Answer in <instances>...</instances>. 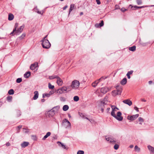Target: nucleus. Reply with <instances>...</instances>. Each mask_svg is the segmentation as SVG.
<instances>
[{"label":"nucleus","mask_w":154,"mask_h":154,"mask_svg":"<svg viewBox=\"0 0 154 154\" xmlns=\"http://www.w3.org/2000/svg\"><path fill=\"white\" fill-rule=\"evenodd\" d=\"M29 143L28 142L24 141L21 144V146L22 148H25L28 146Z\"/></svg>","instance_id":"15"},{"label":"nucleus","mask_w":154,"mask_h":154,"mask_svg":"<svg viewBox=\"0 0 154 154\" xmlns=\"http://www.w3.org/2000/svg\"><path fill=\"white\" fill-rule=\"evenodd\" d=\"M60 100L61 101L64 102L66 101V98L63 97H60Z\"/></svg>","instance_id":"44"},{"label":"nucleus","mask_w":154,"mask_h":154,"mask_svg":"<svg viewBox=\"0 0 154 154\" xmlns=\"http://www.w3.org/2000/svg\"><path fill=\"white\" fill-rule=\"evenodd\" d=\"M101 92L103 94L106 93V88H102L100 90Z\"/></svg>","instance_id":"27"},{"label":"nucleus","mask_w":154,"mask_h":154,"mask_svg":"<svg viewBox=\"0 0 154 154\" xmlns=\"http://www.w3.org/2000/svg\"><path fill=\"white\" fill-rule=\"evenodd\" d=\"M41 101H42V102H44L45 101V100L44 99H42L41 100Z\"/></svg>","instance_id":"63"},{"label":"nucleus","mask_w":154,"mask_h":154,"mask_svg":"<svg viewBox=\"0 0 154 154\" xmlns=\"http://www.w3.org/2000/svg\"><path fill=\"white\" fill-rule=\"evenodd\" d=\"M6 146H10V144L9 142H8L6 143Z\"/></svg>","instance_id":"59"},{"label":"nucleus","mask_w":154,"mask_h":154,"mask_svg":"<svg viewBox=\"0 0 154 154\" xmlns=\"http://www.w3.org/2000/svg\"><path fill=\"white\" fill-rule=\"evenodd\" d=\"M34 95L33 97V99L36 100L37 99L38 97V93L37 91H35L34 92Z\"/></svg>","instance_id":"13"},{"label":"nucleus","mask_w":154,"mask_h":154,"mask_svg":"<svg viewBox=\"0 0 154 154\" xmlns=\"http://www.w3.org/2000/svg\"><path fill=\"white\" fill-rule=\"evenodd\" d=\"M57 143L58 144L59 146H61L63 149H68L67 147L66 146L64 145L63 143H62L61 142L58 141L57 142Z\"/></svg>","instance_id":"19"},{"label":"nucleus","mask_w":154,"mask_h":154,"mask_svg":"<svg viewBox=\"0 0 154 154\" xmlns=\"http://www.w3.org/2000/svg\"><path fill=\"white\" fill-rule=\"evenodd\" d=\"M122 113L120 112H118L117 113V118L116 119L119 121H121L122 120L123 118L122 116H121Z\"/></svg>","instance_id":"10"},{"label":"nucleus","mask_w":154,"mask_h":154,"mask_svg":"<svg viewBox=\"0 0 154 154\" xmlns=\"http://www.w3.org/2000/svg\"><path fill=\"white\" fill-rule=\"evenodd\" d=\"M50 96V94H44L42 95L43 98H45V97H49Z\"/></svg>","instance_id":"39"},{"label":"nucleus","mask_w":154,"mask_h":154,"mask_svg":"<svg viewBox=\"0 0 154 154\" xmlns=\"http://www.w3.org/2000/svg\"><path fill=\"white\" fill-rule=\"evenodd\" d=\"M51 134V133L50 132H48L46 134L44 137L42 138V140H45L46 138H47L48 137L50 136Z\"/></svg>","instance_id":"21"},{"label":"nucleus","mask_w":154,"mask_h":154,"mask_svg":"<svg viewBox=\"0 0 154 154\" xmlns=\"http://www.w3.org/2000/svg\"><path fill=\"white\" fill-rule=\"evenodd\" d=\"M23 131L25 133H27L29 132V130L28 129H26V128H23Z\"/></svg>","instance_id":"43"},{"label":"nucleus","mask_w":154,"mask_h":154,"mask_svg":"<svg viewBox=\"0 0 154 154\" xmlns=\"http://www.w3.org/2000/svg\"><path fill=\"white\" fill-rule=\"evenodd\" d=\"M105 103V101L104 100L101 101V104H104Z\"/></svg>","instance_id":"55"},{"label":"nucleus","mask_w":154,"mask_h":154,"mask_svg":"<svg viewBox=\"0 0 154 154\" xmlns=\"http://www.w3.org/2000/svg\"><path fill=\"white\" fill-rule=\"evenodd\" d=\"M134 109L136 110L137 112L139 111V110L138 109V108L137 107H134Z\"/></svg>","instance_id":"58"},{"label":"nucleus","mask_w":154,"mask_h":154,"mask_svg":"<svg viewBox=\"0 0 154 154\" xmlns=\"http://www.w3.org/2000/svg\"><path fill=\"white\" fill-rule=\"evenodd\" d=\"M54 93V92L53 91H50L49 92V94H50V96L51 95L53 94Z\"/></svg>","instance_id":"56"},{"label":"nucleus","mask_w":154,"mask_h":154,"mask_svg":"<svg viewBox=\"0 0 154 154\" xmlns=\"http://www.w3.org/2000/svg\"><path fill=\"white\" fill-rule=\"evenodd\" d=\"M147 148L149 151L150 154H154V147L149 145L147 146Z\"/></svg>","instance_id":"11"},{"label":"nucleus","mask_w":154,"mask_h":154,"mask_svg":"<svg viewBox=\"0 0 154 154\" xmlns=\"http://www.w3.org/2000/svg\"><path fill=\"white\" fill-rule=\"evenodd\" d=\"M127 79L126 78H124L121 81L120 83L122 85H125L127 83Z\"/></svg>","instance_id":"20"},{"label":"nucleus","mask_w":154,"mask_h":154,"mask_svg":"<svg viewBox=\"0 0 154 154\" xmlns=\"http://www.w3.org/2000/svg\"><path fill=\"white\" fill-rule=\"evenodd\" d=\"M12 97L11 96H9L7 97V100L9 102H11L12 100Z\"/></svg>","instance_id":"29"},{"label":"nucleus","mask_w":154,"mask_h":154,"mask_svg":"<svg viewBox=\"0 0 154 154\" xmlns=\"http://www.w3.org/2000/svg\"><path fill=\"white\" fill-rule=\"evenodd\" d=\"M84 151L82 150H79L77 152V154H84Z\"/></svg>","instance_id":"47"},{"label":"nucleus","mask_w":154,"mask_h":154,"mask_svg":"<svg viewBox=\"0 0 154 154\" xmlns=\"http://www.w3.org/2000/svg\"><path fill=\"white\" fill-rule=\"evenodd\" d=\"M57 78V82L58 85H61L63 83L62 80L60 78Z\"/></svg>","instance_id":"17"},{"label":"nucleus","mask_w":154,"mask_h":154,"mask_svg":"<svg viewBox=\"0 0 154 154\" xmlns=\"http://www.w3.org/2000/svg\"><path fill=\"white\" fill-rule=\"evenodd\" d=\"M68 6L67 5H66L65 6V7H64L63 8V10H65V9H66V8H67Z\"/></svg>","instance_id":"57"},{"label":"nucleus","mask_w":154,"mask_h":154,"mask_svg":"<svg viewBox=\"0 0 154 154\" xmlns=\"http://www.w3.org/2000/svg\"><path fill=\"white\" fill-rule=\"evenodd\" d=\"M17 116H20L21 115V112H20V111L18 110L17 111Z\"/></svg>","instance_id":"51"},{"label":"nucleus","mask_w":154,"mask_h":154,"mask_svg":"<svg viewBox=\"0 0 154 154\" xmlns=\"http://www.w3.org/2000/svg\"><path fill=\"white\" fill-rule=\"evenodd\" d=\"M79 97L77 96H75L73 97V100L74 101L77 102L79 100Z\"/></svg>","instance_id":"31"},{"label":"nucleus","mask_w":154,"mask_h":154,"mask_svg":"<svg viewBox=\"0 0 154 154\" xmlns=\"http://www.w3.org/2000/svg\"><path fill=\"white\" fill-rule=\"evenodd\" d=\"M56 112L53 109H52L49 111L48 112V115L49 117H50L53 116Z\"/></svg>","instance_id":"9"},{"label":"nucleus","mask_w":154,"mask_h":154,"mask_svg":"<svg viewBox=\"0 0 154 154\" xmlns=\"http://www.w3.org/2000/svg\"><path fill=\"white\" fill-rule=\"evenodd\" d=\"M111 107H112V110H114H114L116 108V106H112Z\"/></svg>","instance_id":"52"},{"label":"nucleus","mask_w":154,"mask_h":154,"mask_svg":"<svg viewBox=\"0 0 154 154\" xmlns=\"http://www.w3.org/2000/svg\"><path fill=\"white\" fill-rule=\"evenodd\" d=\"M26 34L25 33H23L19 37L17 38V41H18L23 39L24 38Z\"/></svg>","instance_id":"18"},{"label":"nucleus","mask_w":154,"mask_h":154,"mask_svg":"<svg viewBox=\"0 0 154 154\" xmlns=\"http://www.w3.org/2000/svg\"><path fill=\"white\" fill-rule=\"evenodd\" d=\"M48 87L49 89H53L54 88V86L52 85L50 83L48 84Z\"/></svg>","instance_id":"42"},{"label":"nucleus","mask_w":154,"mask_h":154,"mask_svg":"<svg viewBox=\"0 0 154 154\" xmlns=\"http://www.w3.org/2000/svg\"><path fill=\"white\" fill-rule=\"evenodd\" d=\"M79 84L80 83L79 81L75 80L72 82L71 87L72 88L77 89L79 87Z\"/></svg>","instance_id":"3"},{"label":"nucleus","mask_w":154,"mask_h":154,"mask_svg":"<svg viewBox=\"0 0 154 154\" xmlns=\"http://www.w3.org/2000/svg\"><path fill=\"white\" fill-rule=\"evenodd\" d=\"M62 123H65L66 126V128H70L71 124L66 119L63 120Z\"/></svg>","instance_id":"7"},{"label":"nucleus","mask_w":154,"mask_h":154,"mask_svg":"<svg viewBox=\"0 0 154 154\" xmlns=\"http://www.w3.org/2000/svg\"><path fill=\"white\" fill-rule=\"evenodd\" d=\"M18 24L17 23H16L14 26V29H15V30H16L18 26Z\"/></svg>","instance_id":"50"},{"label":"nucleus","mask_w":154,"mask_h":154,"mask_svg":"<svg viewBox=\"0 0 154 154\" xmlns=\"http://www.w3.org/2000/svg\"><path fill=\"white\" fill-rule=\"evenodd\" d=\"M101 111L102 112H103L104 109L103 108H101Z\"/></svg>","instance_id":"64"},{"label":"nucleus","mask_w":154,"mask_h":154,"mask_svg":"<svg viewBox=\"0 0 154 154\" xmlns=\"http://www.w3.org/2000/svg\"><path fill=\"white\" fill-rule=\"evenodd\" d=\"M115 145L114 146V148L115 150H117L119 148V145L116 143H115Z\"/></svg>","instance_id":"37"},{"label":"nucleus","mask_w":154,"mask_h":154,"mask_svg":"<svg viewBox=\"0 0 154 154\" xmlns=\"http://www.w3.org/2000/svg\"><path fill=\"white\" fill-rule=\"evenodd\" d=\"M134 149L135 150L137 151H140V148L138 147V146L137 145L135 146L134 147Z\"/></svg>","instance_id":"46"},{"label":"nucleus","mask_w":154,"mask_h":154,"mask_svg":"<svg viewBox=\"0 0 154 154\" xmlns=\"http://www.w3.org/2000/svg\"><path fill=\"white\" fill-rule=\"evenodd\" d=\"M8 94L10 95H12L14 94V91L13 89H10L8 91Z\"/></svg>","instance_id":"30"},{"label":"nucleus","mask_w":154,"mask_h":154,"mask_svg":"<svg viewBox=\"0 0 154 154\" xmlns=\"http://www.w3.org/2000/svg\"><path fill=\"white\" fill-rule=\"evenodd\" d=\"M152 83V81H150L149 82V84L151 85Z\"/></svg>","instance_id":"60"},{"label":"nucleus","mask_w":154,"mask_h":154,"mask_svg":"<svg viewBox=\"0 0 154 154\" xmlns=\"http://www.w3.org/2000/svg\"><path fill=\"white\" fill-rule=\"evenodd\" d=\"M100 79H99L97 80H96L92 84V86L94 87H95L100 82Z\"/></svg>","instance_id":"14"},{"label":"nucleus","mask_w":154,"mask_h":154,"mask_svg":"<svg viewBox=\"0 0 154 154\" xmlns=\"http://www.w3.org/2000/svg\"><path fill=\"white\" fill-rule=\"evenodd\" d=\"M31 138L34 141L37 140V136L35 135H32L31 136Z\"/></svg>","instance_id":"34"},{"label":"nucleus","mask_w":154,"mask_h":154,"mask_svg":"<svg viewBox=\"0 0 154 154\" xmlns=\"http://www.w3.org/2000/svg\"><path fill=\"white\" fill-rule=\"evenodd\" d=\"M22 81V79L21 78H19L17 79L16 82L17 83H20Z\"/></svg>","instance_id":"40"},{"label":"nucleus","mask_w":154,"mask_h":154,"mask_svg":"<svg viewBox=\"0 0 154 154\" xmlns=\"http://www.w3.org/2000/svg\"><path fill=\"white\" fill-rule=\"evenodd\" d=\"M133 147H134V146L132 145H130L129 146L130 148H133Z\"/></svg>","instance_id":"62"},{"label":"nucleus","mask_w":154,"mask_h":154,"mask_svg":"<svg viewBox=\"0 0 154 154\" xmlns=\"http://www.w3.org/2000/svg\"><path fill=\"white\" fill-rule=\"evenodd\" d=\"M106 141L109 142L110 143L113 144L116 143V139L112 137L107 138Z\"/></svg>","instance_id":"5"},{"label":"nucleus","mask_w":154,"mask_h":154,"mask_svg":"<svg viewBox=\"0 0 154 154\" xmlns=\"http://www.w3.org/2000/svg\"><path fill=\"white\" fill-rule=\"evenodd\" d=\"M141 101H143V102H146V100L144 99H141Z\"/></svg>","instance_id":"61"},{"label":"nucleus","mask_w":154,"mask_h":154,"mask_svg":"<svg viewBox=\"0 0 154 154\" xmlns=\"http://www.w3.org/2000/svg\"><path fill=\"white\" fill-rule=\"evenodd\" d=\"M16 30H15V29H13V30L12 32L10 33V34L11 35H14V34H14V33H15V34H16Z\"/></svg>","instance_id":"48"},{"label":"nucleus","mask_w":154,"mask_h":154,"mask_svg":"<svg viewBox=\"0 0 154 154\" xmlns=\"http://www.w3.org/2000/svg\"><path fill=\"white\" fill-rule=\"evenodd\" d=\"M96 2L97 4L100 5L101 3L100 1L99 0H96Z\"/></svg>","instance_id":"54"},{"label":"nucleus","mask_w":154,"mask_h":154,"mask_svg":"<svg viewBox=\"0 0 154 154\" xmlns=\"http://www.w3.org/2000/svg\"><path fill=\"white\" fill-rule=\"evenodd\" d=\"M133 70H131L128 72L126 74L127 77H130V75L133 73Z\"/></svg>","instance_id":"32"},{"label":"nucleus","mask_w":154,"mask_h":154,"mask_svg":"<svg viewBox=\"0 0 154 154\" xmlns=\"http://www.w3.org/2000/svg\"><path fill=\"white\" fill-rule=\"evenodd\" d=\"M147 6H140V7H138L136 5L134 6V7L136 8V9H138V8H144L145 7H147Z\"/></svg>","instance_id":"33"},{"label":"nucleus","mask_w":154,"mask_h":154,"mask_svg":"<svg viewBox=\"0 0 154 154\" xmlns=\"http://www.w3.org/2000/svg\"><path fill=\"white\" fill-rule=\"evenodd\" d=\"M116 88L117 90L113 91H112V94L113 96H115L116 95H120L122 91V87L119 85L116 86Z\"/></svg>","instance_id":"2"},{"label":"nucleus","mask_w":154,"mask_h":154,"mask_svg":"<svg viewBox=\"0 0 154 154\" xmlns=\"http://www.w3.org/2000/svg\"><path fill=\"white\" fill-rule=\"evenodd\" d=\"M103 20L101 21V23H96L95 25V26L96 28H99L101 27L103 25Z\"/></svg>","instance_id":"16"},{"label":"nucleus","mask_w":154,"mask_h":154,"mask_svg":"<svg viewBox=\"0 0 154 154\" xmlns=\"http://www.w3.org/2000/svg\"><path fill=\"white\" fill-rule=\"evenodd\" d=\"M69 108V107L67 105H64L63 107V109L64 111L67 110Z\"/></svg>","instance_id":"25"},{"label":"nucleus","mask_w":154,"mask_h":154,"mask_svg":"<svg viewBox=\"0 0 154 154\" xmlns=\"http://www.w3.org/2000/svg\"><path fill=\"white\" fill-rule=\"evenodd\" d=\"M14 16L12 14H10L8 15V20H11L13 19Z\"/></svg>","instance_id":"23"},{"label":"nucleus","mask_w":154,"mask_h":154,"mask_svg":"<svg viewBox=\"0 0 154 154\" xmlns=\"http://www.w3.org/2000/svg\"><path fill=\"white\" fill-rule=\"evenodd\" d=\"M31 74V72L29 71H28L26 72L25 74L24 75V77H29Z\"/></svg>","instance_id":"26"},{"label":"nucleus","mask_w":154,"mask_h":154,"mask_svg":"<svg viewBox=\"0 0 154 154\" xmlns=\"http://www.w3.org/2000/svg\"><path fill=\"white\" fill-rule=\"evenodd\" d=\"M38 64L35 63L31 64L30 66V69L32 70H37Z\"/></svg>","instance_id":"8"},{"label":"nucleus","mask_w":154,"mask_h":154,"mask_svg":"<svg viewBox=\"0 0 154 154\" xmlns=\"http://www.w3.org/2000/svg\"><path fill=\"white\" fill-rule=\"evenodd\" d=\"M136 2L138 5H141L142 3L141 0H137Z\"/></svg>","instance_id":"45"},{"label":"nucleus","mask_w":154,"mask_h":154,"mask_svg":"<svg viewBox=\"0 0 154 154\" xmlns=\"http://www.w3.org/2000/svg\"><path fill=\"white\" fill-rule=\"evenodd\" d=\"M129 49L130 51H134L136 50V46H133L131 47H130L129 48Z\"/></svg>","instance_id":"28"},{"label":"nucleus","mask_w":154,"mask_h":154,"mask_svg":"<svg viewBox=\"0 0 154 154\" xmlns=\"http://www.w3.org/2000/svg\"><path fill=\"white\" fill-rule=\"evenodd\" d=\"M47 35L41 41L42 42V47L46 49H48L51 46V44L49 42L48 40L46 39Z\"/></svg>","instance_id":"1"},{"label":"nucleus","mask_w":154,"mask_h":154,"mask_svg":"<svg viewBox=\"0 0 154 154\" xmlns=\"http://www.w3.org/2000/svg\"><path fill=\"white\" fill-rule=\"evenodd\" d=\"M75 5L73 4H72L70 5V8H69V15L71 11L73 10L74 8Z\"/></svg>","instance_id":"24"},{"label":"nucleus","mask_w":154,"mask_h":154,"mask_svg":"<svg viewBox=\"0 0 154 154\" xmlns=\"http://www.w3.org/2000/svg\"><path fill=\"white\" fill-rule=\"evenodd\" d=\"M24 27V25H22L20 26V28L17 29V30L16 29V35H18L20 33L23 31Z\"/></svg>","instance_id":"6"},{"label":"nucleus","mask_w":154,"mask_h":154,"mask_svg":"<svg viewBox=\"0 0 154 154\" xmlns=\"http://www.w3.org/2000/svg\"><path fill=\"white\" fill-rule=\"evenodd\" d=\"M111 114L112 116L114 117L115 118H117V116L115 114L114 110H112L111 112Z\"/></svg>","instance_id":"38"},{"label":"nucleus","mask_w":154,"mask_h":154,"mask_svg":"<svg viewBox=\"0 0 154 154\" xmlns=\"http://www.w3.org/2000/svg\"><path fill=\"white\" fill-rule=\"evenodd\" d=\"M57 93L59 94H61L63 93L60 88L57 90Z\"/></svg>","instance_id":"41"},{"label":"nucleus","mask_w":154,"mask_h":154,"mask_svg":"<svg viewBox=\"0 0 154 154\" xmlns=\"http://www.w3.org/2000/svg\"><path fill=\"white\" fill-rule=\"evenodd\" d=\"M139 116V115L138 114H137L132 116H127V118L128 120L133 121L136 119Z\"/></svg>","instance_id":"4"},{"label":"nucleus","mask_w":154,"mask_h":154,"mask_svg":"<svg viewBox=\"0 0 154 154\" xmlns=\"http://www.w3.org/2000/svg\"><path fill=\"white\" fill-rule=\"evenodd\" d=\"M22 127V125H20L17 127L16 128V130L17 131V133H19L20 132V129Z\"/></svg>","instance_id":"36"},{"label":"nucleus","mask_w":154,"mask_h":154,"mask_svg":"<svg viewBox=\"0 0 154 154\" xmlns=\"http://www.w3.org/2000/svg\"><path fill=\"white\" fill-rule=\"evenodd\" d=\"M121 10L122 12H124L126 11L127 10V9L124 8H122L121 9Z\"/></svg>","instance_id":"53"},{"label":"nucleus","mask_w":154,"mask_h":154,"mask_svg":"<svg viewBox=\"0 0 154 154\" xmlns=\"http://www.w3.org/2000/svg\"><path fill=\"white\" fill-rule=\"evenodd\" d=\"M138 120L139 122H144V120L143 118H141V117H140L138 118Z\"/></svg>","instance_id":"49"},{"label":"nucleus","mask_w":154,"mask_h":154,"mask_svg":"<svg viewBox=\"0 0 154 154\" xmlns=\"http://www.w3.org/2000/svg\"><path fill=\"white\" fill-rule=\"evenodd\" d=\"M35 11V12H37L38 14H42L44 12L43 11H39L38 9L37 8H34Z\"/></svg>","instance_id":"22"},{"label":"nucleus","mask_w":154,"mask_h":154,"mask_svg":"<svg viewBox=\"0 0 154 154\" xmlns=\"http://www.w3.org/2000/svg\"><path fill=\"white\" fill-rule=\"evenodd\" d=\"M60 88L61 89V90L62 91L63 93H64L65 91H66L67 90V88L65 87H62Z\"/></svg>","instance_id":"35"},{"label":"nucleus","mask_w":154,"mask_h":154,"mask_svg":"<svg viewBox=\"0 0 154 154\" xmlns=\"http://www.w3.org/2000/svg\"><path fill=\"white\" fill-rule=\"evenodd\" d=\"M123 102L124 103L131 106L132 104V102L129 99H127L123 101Z\"/></svg>","instance_id":"12"}]
</instances>
